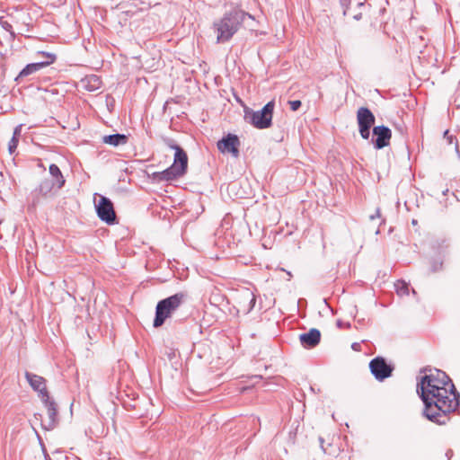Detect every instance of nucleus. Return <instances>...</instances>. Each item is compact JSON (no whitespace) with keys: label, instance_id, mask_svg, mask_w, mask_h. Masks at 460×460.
<instances>
[{"label":"nucleus","instance_id":"0eeeda50","mask_svg":"<svg viewBox=\"0 0 460 460\" xmlns=\"http://www.w3.org/2000/svg\"><path fill=\"white\" fill-rule=\"evenodd\" d=\"M95 208L97 216L102 221L108 225H114L117 222L113 203L107 197L100 196L98 203L95 204Z\"/></svg>","mask_w":460,"mask_h":460},{"label":"nucleus","instance_id":"ddd939ff","mask_svg":"<svg viewBox=\"0 0 460 460\" xmlns=\"http://www.w3.org/2000/svg\"><path fill=\"white\" fill-rule=\"evenodd\" d=\"M392 137L391 129L386 126H376L373 128L372 142L376 149H382L389 145Z\"/></svg>","mask_w":460,"mask_h":460},{"label":"nucleus","instance_id":"6ab92c4d","mask_svg":"<svg viewBox=\"0 0 460 460\" xmlns=\"http://www.w3.org/2000/svg\"><path fill=\"white\" fill-rule=\"evenodd\" d=\"M55 190H57V186L54 181L50 179L42 180L37 189L39 193L41 194L42 196H47Z\"/></svg>","mask_w":460,"mask_h":460},{"label":"nucleus","instance_id":"4c0bfd02","mask_svg":"<svg viewBox=\"0 0 460 460\" xmlns=\"http://www.w3.org/2000/svg\"><path fill=\"white\" fill-rule=\"evenodd\" d=\"M412 224H417V221L415 219L412 220Z\"/></svg>","mask_w":460,"mask_h":460},{"label":"nucleus","instance_id":"7c9ffc66","mask_svg":"<svg viewBox=\"0 0 460 460\" xmlns=\"http://www.w3.org/2000/svg\"><path fill=\"white\" fill-rule=\"evenodd\" d=\"M396 129L400 132V135L403 137L404 128L402 125L395 126Z\"/></svg>","mask_w":460,"mask_h":460},{"label":"nucleus","instance_id":"72a5a7b5","mask_svg":"<svg viewBox=\"0 0 460 460\" xmlns=\"http://www.w3.org/2000/svg\"><path fill=\"white\" fill-rule=\"evenodd\" d=\"M446 456L447 457V460H450V458L453 456V450L448 449L446 453Z\"/></svg>","mask_w":460,"mask_h":460},{"label":"nucleus","instance_id":"dca6fc26","mask_svg":"<svg viewBox=\"0 0 460 460\" xmlns=\"http://www.w3.org/2000/svg\"><path fill=\"white\" fill-rule=\"evenodd\" d=\"M49 172L51 176L50 180L54 181V182L57 186V190H59L60 189H62L66 183V180H65L59 167L57 164H52L49 165Z\"/></svg>","mask_w":460,"mask_h":460},{"label":"nucleus","instance_id":"7ed1b4c3","mask_svg":"<svg viewBox=\"0 0 460 460\" xmlns=\"http://www.w3.org/2000/svg\"><path fill=\"white\" fill-rule=\"evenodd\" d=\"M188 299V293L184 291L178 292L164 299L160 300L155 307V316L154 319V327L162 326L166 319L170 318L172 314Z\"/></svg>","mask_w":460,"mask_h":460},{"label":"nucleus","instance_id":"b1692460","mask_svg":"<svg viewBox=\"0 0 460 460\" xmlns=\"http://www.w3.org/2000/svg\"><path fill=\"white\" fill-rule=\"evenodd\" d=\"M449 247V243L447 242V240L443 239L441 241H438L436 244L434 245V248L440 253L443 252L444 250L447 249Z\"/></svg>","mask_w":460,"mask_h":460},{"label":"nucleus","instance_id":"c756f323","mask_svg":"<svg viewBox=\"0 0 460 460\" xmlns=\"http://www.w3.org/2000/svg\"><path fill=\"white\" fill-rule=\"evenodd\" d=\"M352 18L356 21H359L361 19L362 13H351Z\"/></svg>","mask_w":460,"mask_h":460},{"label":"nucleus","instance_id":"20e7f679","mask_svg":"<svg viewBox=\"0 0 460 460\" xmlns=\"http://www.w3.org/2000/svg\"><path fill=\"white\" fill-rule=\"evenodd\" d=\"M274 101L266 103L260 111L244 110V119L258 129L269 128L272 125Z\"/></svg>","mask_w":460,"mask_h":460},{"label":"nucleus","instance_id":"a878e982","mask_svg":"<svg viewBox=\"0 0 460 460\" xmlns=\"http://www.w3.org/2000/svg\"><path fill=\"white\" fill-rule=\"evenodd\" d=\"M288 104L290 106V109L293 111H297L301 107L302 102L299 100H294V101H289Z\"/></svg>","mask_w":460,"mask_h":460},{"label":"nucleus","instance_id":"f8f14e48","mask_svg":"<svg viewBox=\"0 0 460 460\" xmlns=\"http://www.w3.org/2000/svg\"><path fill=\"white\" fill-rule=\"evenodd\" d=\"M186 173V171H181L178 165H171L167 169L162 172H155L149 175V177L155 181H174Z\"/></svg>","mask_w":460,"mask_h":460},{"label":"nucleus","instance_id":"c85d7f7f","mask_svg":"<svg viewBox=\"0 0 460 460\" xmlns=\"http://www.w3.org/2000/svg\"><path fill=\"white\" fill-rule=\"evenodd\" d=\"M377 217H380V209L379 208H376V213L369 217L370 220H374Z\"/></svg>","mask_w":460,"mask_h":460},{"label":"nucleus","instance_id":"2f4dec72","mask_svg":"<svg viewBox=\"0 0 460 460\" xmlns=\"http://www.w3.org/2000/svg\"><path fill=\"white\" fill-rule=\"evenodd\" d=\"M444 137L448 139L449 143H452L454 137L453 136H448V130L445 131Z\"/></svg>","mask_w":460,"mask_h":460},{"label":"nucleus","instance_id":"f3484780","mask_svg":"<svg viewBox=\"0 0 460 460\" xmlns=\"http://www.w3.org/2000/svg\"><path fill=\"white\" fill-rule=\"evenodd\" d=\"M102 142L113 146H119L127 144L128 137L125 134H112L102 137Z\"/></svg>","mask_w":460,"mask_h":460},{"label":"nucleus","instance_id":"a211bd4d","mask_svg":"<svg viewBox=\"0 0 460 460\" xmlns=\"http://www.w3.org/2000/svg\"><path fill=\"white\" fill-rule=\"evenodd\" d=\"M82 84L87 91L93 92L101 88L102 81L99 76L91 75L82 80Z\"/></svg>","mask_w":460,"mask_h":460},{"label":"nucleus","instance_id":"f704fd0d","mask_svg":"<svg viewBox=\"0 0 460 460\" xmlns=\"http://www.w3.org/2000/svg\"><path fill=\"white\" fill-rule=\"evenodd\" d=\"M456 154L458 155V158L460 160V151H459V147H458V143L457 142L456 143Z\"/></svg>","mask_w":460,"mask_h":460},{"label":"nucleus","instance_id":"5701e85b","mask_svg":"<svg viewBox=\"0 0 460 460\" xmlns=\"http://www.w3.org/2000/svg\"><path fill=\"white\" fill-rule=\"evenodd\" d=\"M443 268V261L439 260H432L430 261V272H437L441 270Z\"/></svg>","mask_w":460,"mask_h":460},{"label":"nucleus","instance_id":"4468645a","mask_svg":"<svg viewBox=\"0 0 460 460\" xmlns=\"http://www.w3.org/2000/svg\"><path fill=\"white\" fill-rule=\"evenodd\" d=\"M240 140L236 135L227 134L217 142V148L221 152H228L234 157L239 155Z\"/></svg>","mask_w":460,"mask_h":460},{"label":"nucleus","instance_id":"1a4fd4ad","mask_svg":"<svg viewBox=\"0 0 460 460\" xmlns=\"http://www.w3.org/2000/svg\"><path fill=\"white\" fill-rule=\"evenodd\" d=\"M163 143L167 146L169 148L173 149L175 151L172 165H178V168H181V171H186L188 168V155L186 152L178 146L175 141L168 137H162Z\"/></svg>","mask_w":460,"mask_h":460},{"label":"nucleus","instance_id":"393cba45","mask_svg":"<svg viewBox=\"0 0 460 460\" xmlns=\"http://www.w3.org/2000/svg\"><path fill=\"white\" fill-rule=\"evenodd\" d=\"M19 138L12 137L8 144L9 153L12 155L15 152L18 146Z\"/></svg>","mask_w":460,"mask_h":460},{"label":"nucleus","instance_id":"f257e3e1","mask_svg":"<svg viewBox=\"0 0 460 460\" xmlns=\"http://www.w3.org/2000/svg\"><path fill=\"white\" fill-rule=\"evenodd\" d=\"M425 375L417 384V393L424 404L423 416L438 424H447L452 412H460V394L442 370H422Z\"/></svg>","mask_w":460,"mask_h":460},{"label":"nucleus","instance_id":"58836bf2","mask_svg":"<svg viewBox=\"0 0 460 460\" xmlns=\"http://www.w3.org/2000/svg\"><path fill=\"white\" fill-rule=\"evenodd\" d=\"M47 460H51V458L48 457Z\"/></svg>","mask_w":460,"mask_h":460},{"label":"nucleus","instance_id":"e433bc0d","mask_svg":"<svg viewBox=\"0 0 460 460\" xmlns=\"http://www.w3.org/2000/svg\"><path fill=\"white\" fill-rule=\"evenodd\" d=\"M337 324H338V326H341V321H338V322H337Z\"/></svg>","mask_w":460,"mask_h":460},{"label":"nucleus","instance_id":"412c9836","mask_svg":"<svg viewBox=\"0 0 460 460\" xmlns=\"http://www.w3.org/2000/svg\"><path fill=\"white\" fill-rule=\"evenodd\" d=\"M395 290L397 295L399 296H408L409 295V285L404 280H397L394 284Z\"/></svg>","mask_w":460,"mask_h":460},{"label":"nucleus","instance_id":"bb28decb","mask_svg":"<svg viewBox=\"0 0 460 460\" xmlns=\"http://www.w3.org/2000/svg\"><path fill=\"white\" fill-rule=\"evenodd\" d=\"M22 124L16 126L13 130V137L19 138L22 134Z\"/></svg>","mask_w":460,"mask_h":460},{"label":"nucleus","instance_id":"aec40b11","mask_svg":"<svg viewBox=\"0 0 460 460\" xmlns=\"http://www.w3.org/2000/svg\"><path fill=\"white\" fill-rule=\"evenodd\" d=\"M352 0H339L340 4L342 8V13L343 15H349V4ZM356 2V4L358 7H362L365 5V0H354Z\"/></svg>","mask_w":460,"mask_h":460},{"label":"nucleus","instance_id":"473e14b6","mask_svg":"<svg viewBox=\"0 0 460 460\" xmlns=\"http://www.w3.org/2000/svg\"><path fill=\"white\" fill-rule=\"evenodd\" d=\"M319 443H320V446H321V448L323 449V451L326 452V449L324 448V446H323L324 440L322 437H319Z\"/></svg>","mask_w":460,"mask_h":460},{"label":"nucleus","instance_id":"423d86ee","mask_svg":"<svg viewBox=\"0 0 460 460\" xmlns=\"http://www.w3.org/2000/svg\"><path fill=\"white\" fill-rule=\"evenodd\" d=\"M357 121L361 137L368 139L370 129L376 121L375 115L368 108L360 107L357 111Z\"/></svg>","mask_w":460,"mask_h":460},{"label":"nucleus","instance_id":"9d476101","mask_svg":"<svg viewBox=\"0 0 460 460\" xmlns=\"http://www.w3.org/2000/svg\"><path fill=\"white\" fill-rule=\"evenodd\" d=\"M41 401L47 408L48 411V420L41 421V427L45 430H52L58 426L59 422L57 404L54 400L50 399L49 396L48 397V400L42 399Z\"/></svg>","mask_w":460,"mask_h":460},{"label":"nucleus","instance_id":"2eb2a0df","mask_svg":"<svg viewBox=\"0 0 460 460\" xmlns=\"http://www.w3.org/2000/svg\"><path fill=\"white\" fill-rule=\"evenodd\" d=\"M299 341L304 348H314L320 343L321 332L318 329L312 328L308 332L301 333L299 335Z\"/></svg>","mask_w":460,"mask_h":460},{"label":"nucleus","instance_id":"39448f33","mask_svg":"<svg viewBox=\"0 0 460 460\" xmlns=\"http://www.w3.org/2000/svg\"><path fill=\"white\" fill-rule=\"evenodd\" d=\"M42 56L45 57V59L39 62H34L28 64L25 66L24 68L21 70V72L18 74V75L15 77V81L20 83L24 78L30 76L31 75H33L41 69L47 67L48 66L53 64L56 60V55L53 53H46L42 52Z\"/></svg>","mask_w":460,"mask_h":460},{"label":"nucleus","instance_id":"f03ea898","mask_svg":"<svg viewBox=\"0 0 460 460\" xmlns=\"http://www.w3.org/2000/svg\"><path fill=\"white\" fill-rule=\"evenodd\" d=\"M246 17L252 18L251 14L242 9L234 7L213 22V30L217 34V43L228 42L240 30Z\"/></svg>","mask_w":460,"mask_h":460},{"label":"nucleus","instance_id":"c9c22d12","mask_svg":"<svg viewBox=\"0 0 460 460\" xmlns=\"http://www.w3.org/2000/svg\"><path fill=\"white\" fill-rule=\"evenodd\" d=\"M358 347H359L358 343H353L352 344V349H355V350H357Z\"/></svg>","mask_w":460,"mask_h":460},{"label":"nucleus","instance_id":"9b49d317","mask_svg":"<svg viewBox=\"0 0 460 460\" xmlns=\"http://www.w3.org/2000/svg\"><path fill=\"white\" fill-rule=\"evenodd\" d=\"M25 378L28 381L30 386L38 393L39 397L42 399L48 400L49 396V392L47 390L46 379L40 376L33 374L31 372H25Z\"/></svg>","mask_w":460,"mask_h":460},{"label":"nucleus","instance_id":"4be33fe9","mask_svg":"<svg viewBox=\"0 0 460 460\" xmlns=\"http://www.w3.org/2000/svg\"><path fill=\"white\" fill-rule=\"evenodd\" d=\"M0 24L4 30L10 33L13 39L15 37V34L13 31V26L7 20H5L4 17H0Z\"/></svg>","mask_w":460,"mask_h":460},{"label":"nucleus","instance_id":"6e6552de","mask_svg":"<svg viewBox=\"0 0 460 460\" xmlns=\"http://www.w3.org/2000/svg\"><path fill=\"white\" fill-rule=\"evenodd\" d=\"M369 369L376 380L384 381L392 376L394 367L383 357H376L369 362Z\"/></svg>","mask_w":460,"mask_h":460},{"label":"nucleus","instance_id":"cd10ccee","mask_svg":"<svg viewBox=\"0 0 460 460\" xmlns=\"http://www.w3.org/2000/svg\"><path fill=\"white\" fill-rule=\"evenodd\" d=\"M249 296L251 298H250V302H249L248 312H250L254 307L255 303H256L255 296L252 293H250Z\"/></svg>","mask_w":460,"mask_h":460}]
</instances>
